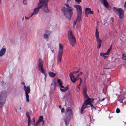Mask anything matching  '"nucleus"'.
Listing matches in <instances>:
<instances>
[{
    "mask_svg": "<svg viewBox=\"0 0 126 126\" xmlns=\"http://www.w3.org/2000/svg\"><path fill=\"white\" fill-rule=\"evenodd\" d=\"M65 112L66 116L64 117L63 120L65 123V125L67 126L69 124L71 119L73 117V112L70 108L67 107L66 108Z\"/></svg>",
    "mask_w": 126,
    "mask_h": 126,
    "instance_id": "obj_2",
    "label": "nucleus"
},
{
    "mask_svg": "<svg viewBox=\"0 0 126 126\" xmlns=\"http://www.w3.org/2000/svg\"><path fill=\"white\" fill-rule=\"evenodd\" d=\"M73 6L76 9L77 12V14H79V15L81 14L82 11L81 7L80 6L78 5H74Z\"/></svg>",
    "mask_w": 126,
    "mask_h": 126,
    "instance_id": "obj_11",
    "label": "nucleus"
},
{
    "mask_svg": "<svg viewBox=\"0 0 126 126\" xmlns=\"http://www.w3.org/2000/svg\"><path fill=\"white\" fill-rule=\"evenodd\" d=\"M7 95V92L5 91H2L0 93V108L5 102Z\"/></svg>",
    "mask_w": 126,
    "mask_h": 126,
    "instance_id": "obj_4",
    "label": "nucleus"
},
{
    "mask_svg": "<svg viewBox=\"0 0 126 126\" xmlns=\"http://www.w3.org/2000/svg\"><path fill=\"white\" fill-rule=\"evenodd\" d=\"M109 53L108 52H107L105 53H103V54H104V55H108L109 54Z\"/></svg>",
    "mask_w": 126,
    "mask_h": 126,
    "instance_id": "obj_42",
    "label": "nucleus"
},
{
    "mask_svg": "<svg viewBox=\"0 0 126 126\" xmlns=\"http://www.w3.org/2000/svg\"><path fill=\"white\" fill-rule=\"evenodd\" d=\"M78 88H79V89H80V87L79 86H78Z\"/></svg>",
    "mask_w": 126,
    "mask_h": 126,
    "instance_id": "obj_58",
    "label": "nucleus"
},
{
    "mask_svg": "<svg viewBox=\"0 0 126 126\" xmlns=\"http://www.w3.org/2000/svg\"><path fill=\"white\" fill-rule=\"evenodd\" d=\"M32 124V125H35V122L34 119L33 118L32 119V121L31 123Z\"/></svg>",
    "mask_w": 126,
    "mask_h": 126,
    "instance_id": "obj_30",
    "label": "nucleus"
},
{
    "mask_svg": "<svg viewBox=\"0 0 126 126\" xmlns=\"http://www.w3.org/2000/svg\"><path fill=\"white\" fill-rule=\"evenodd\" d=\"M37 5L38 7H37L33 9V14H34L35 15L37 14L39 11V9L41 8L43 11L45 13H48L49 12V10L45 9V7L39 3Z\"/></svg>",
    "mask_w": 126,
    "mask_h": 126,
    "instance_id": "obj_6",
    "label": "nucleus"
},
{
    "mask_svg": "<svg viewBox=\"0 0 126 126\" xmlns=\"http://www.w3.org/2000/svg\"><path fill=\"white\" fill-rule=\"evenodd\" d=\"M63 46L62 44L59 43L58 48V53L57 54V63H60L62 57V54L63 52Z\"/></svg>",
    "mask_w": 126,
    "mask_h": 126,
    "instance_id": "obj_3",
    "label": "nucleus"
},
{
    "mask_svg": "<svg viewBox=\"0 0 126 126\" xmlns=\"http://www.w3.org/2000/svg\"><path fill=\"white\" fill-rule=\"evenodd\" d=\"M100 55L101 56H102L103 57V56L104 55V54H103V53H100Z\"/></svg>",
    "mask_w": 126,
    "mask_h": 126,
    "instance_id": "obj_50",
    "label": "nucleus"
},
{
    "mask_svg": "<svg viewBox=\"0 0 126 126\" xmlns=\"http://www.w3.org/2000/svg\"><path fill=\"white\" fill-rule=\"evenodd\" d=\"M87 98V99L85 101L84 103L85 104V105H87L88 104H89L90 105V104H91L90 103V101L89 100V99H88V98Z\"/></svg>",
    "mask_w": 126,
    "mask_h": 126,
    "instance_id": "obj_26",
    "label": "nucleus"
},
{
    "mask_svg": "<svg viewBox=\"0 0 126 126\" xmlns=\"http://www.w3.org/2000/svg\"><path fill=\"white\" fill-rule=\"evenodd\" d=\"M96 38L97 43V48H99L101 47L102 41L99 37Z\"/></svg>",
    "mask_w": 126,
    "mask_h": 126,
    "instance_id": "obj_17",
    "label": "nucleus"
},
{
    "mask_svg": "<svg viewBox=\"0 0 126 126\" xmlns=\"http://www.w3.org/2000/svg\"><path fill=\"white\" fill-rule=\"evenodd\" d=\"M126 56H124V54H123L122 55V58L123 59L126 60Z\"/></svg>",
    "mask_w": 126,
    "mask_h": 126,
    "instance_id": "obj_32",
    "label": "nucleus"
},
{
    "mask_svg": "<svg viewBox=\"0 0 126 126\" xmlns=\"http://www.w3.org/2000/svg\"><path fill=\"white\" fill-rule=\"evenodd\" d=\"M125 98V97L124 96L122 95H121L120 96H119L118 97V100H119L120 102L123 103L122 101Z\"/></svg>",
    "mask_w": 126,
    "mask_h": 126,
    "instance_id": "obj_19",
    "label": "nucleus"
},
{
    "mask_svg": "<svg viewBox=\"0 0 126 126\" xmlns=\"http://www.w3.org/2000/svg\"><path fill=\"white\" fill-rule=\"evenodd\" d=\"M117 14L119 16L120 18H122L124 16V11L121 8H119Z\"/></svg>",
    "mask_w": 126,
    "mask_h": 126,
    "instance_id": "obj_12",
    "label": "nucleus"
},
{
    "mask_svg": "<svg viewBox=\"0 0 126 126\" xmlns=\"http://www.w3.org/2000/svg\"><path fill=\"white\" fill-rule=\"evenodd\" d=\"M79 79H80V83H81V82H82V79L80 78H79Z\"/></svg>",
    "mask_w": 126,
    "mask_h": 126,
    "instance_id": "obj_51",
    "label": "nucleus"
},
{
    "mask_svg": "<svg viewBox=\"0 0 126 126\" xmlns=\"http://www.w3.org/2000/svg\"><path fill=\"white\" fill-rule=\"evenodd\" d=\"M77 76H78L79 77V76L78 74H77Z\"/></svg>",
    "mask_w": 126,
    "mask_h": 126,
    "instance_id": "obj_63",
    "label": "nucleus"
},
{
    "mask_svg": "<svg viewBox=\"0 0 126 126\" xmlns=\"http://www.w3.org/2000/svg\"><path fill=\"white\" fill-rule=\"evenodd\" d=\"M6 48L4 47H2L0 50V57H2L5 53Z\"/></svg>",
    "mask_w": 126,
    "mask_h": 126,
    "instance_id": "obj_14",
    "label": "nucleus"
},
{
    "mask_svg": "<svg viewBox=\"0 0 126 126\" xmlns=\"http://www.w3.org/2000/svg\"><path fill=\"white\" fill-rule=\"evenodd\" d=\"M35 15L34 14H33V13H32L31 14V16L30 17H32L33 15Z\"/></svg>",
    "mask_w": 126,
    "mask_h": 126,
    "instance_id": "obj_54",
    "label": "nucleus"
},
{
    "mask_svg": "<svg viewBox=\"0 0 126 126\" xmlns=\"http://www.w3.org/2000/svg\"><path fill=\"white\" fill-rule=\"evenodd\" d=\"M50 0H39V3L45 7V9H48L47 7V3Z\"/></svg>",
    "mask_w": 126,
    "mask_h": 126,
    "instance_id": "obj_9",
    "label": "nucleus"
},
{
    "mask_svg": "<svg viewBox=\"0 0 126 126\" xmlns=\"http://www.w3.org/2000/svg\"><path fill=\"white\" fill-rule=\"evenodd\" d=\"M82 74V73L81 72H80V73L78 74L79 76L80 75H81Z\"/></svg>",
    "mask_w": 126,
    "mask_h": 126,
    "instance_id": "obj_48",
    "label": "nucleus"
},
{
    "mask_svg": "<svg viewBox=\"0 0 126 126\" xmlns=\"http://www.w3.org/2000/svg\"><path fill=\"white\" fill-rule=\"evenodd\" d=\"M63 88H60V90L63 92L66 91L68 89V85H67V86L65 87H64L63 86Z\"/></svg>",
    "mask_w": 126,
    "mask_h": 126,
    "instance_id": "obj_21",
    "label": "nucleus"
},
{
    "mask_svg": "<svg viewBox=\"0 0 126 126\" xmlns=\"http://www.w3.org/2000/svg\"><path fill=\"white\" fill-rule=\"evenodd\" d=\"M24 89L25 91L26 98V102H29V95L28 94H30L31 90L29 86H25L23 88Z\"/></svg>",
    "mask_w": 126,
    "mask_h": 126,
    "instance_id": "obj_8",
    "label": "nucleus"
},
{
    "mask_svg": "<svg viewBox=\"0 0 126 126\" xmlns=\"http://www.w3.org/2000/svg\"><path fill=\"white\" fill-rule=\"evenodd\" d=\"M90 106L91 107L92 109V110H93V109L95 110V107H94L93 106V105L92 104H90Z\"/></svg>",
    "mask_w": 126,
    "mask_h": 126,
    "instance_id": "obj_35",
    "label": "nucleus"
},
{
    "mask_svg": "<svg viewBox=\"0 0 126 126\" xmlns=\"http://www.w3.org/2000/svg\"><path fill=\"white\" fill-rule=\"evenodd\" d=\"M34 126H36L37 125H36H36H34Z\"/></svg>",
    "mask_w": 126,
    "mask_h": 126,
    "instance_id": "obj_64",
    "label": "nucleus"
},
{
    "mask_svg": "<svg viewBox=\"0 0 126 126\" xmlns=\"http://www.w3.org/2000/svg\"><path fill=\"white\" fill-rule=\"evenodd\" d=\"M69 76L71 81L74 83L75 82L79 79V77L77 76L75 78L72 73H71L70 74Z\"/></svg>",
    "mask_w": 126,
    "mask_h": 126,
    "instance_id": "obj_10",
    "label": "nucleus"
},
{
    "mask_svg": "<svg viewBox=\"0 0 126 126\" xmlns=\"http://www.w3.org/2000/svg\"><path fill=\"white\" fill-rule=\"evenodd\" d=\"M57 82L59 83V85L61 88H63V86L62 85V83L61 80L60 79H58L57 80Z\"/></svg>",
    "mask_w": 126,
    "mask_h": 126,
    "instance_id": "obj_23",
    "label": "nucleus"
},
{
    "mask_svg": "<svg viewBox=\"0 0 126 126\" xmlns=\"http://www.w3.org/2000/svg\"><path fill=\"white\" fill-rule=\"evenodd\" d=\"M68 37L70 44L72 46H74L76 43V39L71 30L69 31L68 32Z\"/></svg>",
    "mask_w": 126,
    "mask_h": 126,
    "instance_id": "obj_7",
    "label": "nucleus"
},
{
    "mask_svg": "<svg viewBox=\"0 0 126 126\" xmlns=\"http://www.w3.org/2000/svg\"><path fill=\"white\" fill-rule=\"evenodd\" d=\"M87 98H88V99H89V100L90 101V103L93 101L94 100V99L93 98H92L91 99H90L89 98H88V97Z\"/></svg>",
    "mask_w": 126,
    "mask_h": 126,
    "instance_id": "obj_38",
    "label": "nucleus"
},
{
    "mask_svg": "<svg viewBox=\"0 0 126 126\" xmlns=\"http://www.w3.org/2000/svg\"><path fill=\"white\" fill-rule=\"evenodd\" d=\"M23 3L24 5H27V0H23Z\"/></svg>",
    "mask_w": 126,
    "mask_h": 126,
    "instance_id": "obj_31",
    "label": "nucleus"
},
{
    "mask_svg": "<svg viewBox=\"0 0 126 126\" xmlns=\"http://www.w3.org/2000/svg\"><path fill=\"white\" fill-rule=\"evenodd\" d=\"M77 23V21L76 20L73 23V26L74 27L75 26V25Z\"/></svg>",
    "mask_w": 126,
    "mask_h": 126,
    "instance_id": "obj_44",
    "label": "nucleus"
},
{
    "mask_svg": "<svg viewBox=\"0 0 126 126\" xmlns=\"http://www.w3.org/2000/svg\"><path fill=\"white\" fill-rule=\"evenodd\" d=\"M103 57L105 59H106L108 57L106 56H105V55H104V56H103Z\"/></svg>",
    "mask_w": 126,
    "mask_h": 126,
    "instance_id": "obj_47",
    "label": "nucleus"
},
{
    "mask_svg": "<svg viewBox=\"0 0 126 126\" xmlns=\"http://www.w3.org/2000/svg\"><path fill=\"white\" fill-rule=\"evenodd\" d=\"M42 122H43V124H44V121H43H43H42Z\"/></svg>",
    "mask_w": 126,
    "mask_h": 126,
    "instance_id": "obj_62",
    "label": "nucleus"
},
{
    "mask_svg": "<svg viewBox=\"0 0 126 126\" xmlns=\"http://www.w3.org/2000/svg\"><path fill=\"white\" fill-rule=\"evenodd\" d=\"M79 70H80V69H79L78 70V71H75L73 72L72 73V74H77V73H78L79 72Z\"/></svg>",
    "mask_w": 126,
    "mask_h": 126,
    "instance_id": "obj_36",
    "label": "nucleus"
},
{
    "mask_svg": "<svg viewBox=\"0 0 126 126\" xmlns=\"http://www.w3.org/2000/svg\"><path fill=\"white\" fill-rule=\"evenodd\" d=\"M25 18L27 19V20H28V19L29 18V17H27L26 16H25Z\"/></svg>",
    "mask_w": 126,
    "mask_h": 126,
    "instance_id": "obj_52",
    "label": "nucleus"
},
{
    "mask_svg": "<svg viewBox=\"0 0 126 126\" xmlns=\"http://www.w3.org/2000/svg\"><path fill=\"white\" fill-rule=\"evenodd\" d=\"M48 74L51 77H53L56 75V74L55 73H54L51 72H49Z\"/></svg>",
    "mask_w": 126,
    "mask_h": 126,
    "instance_id": "obj_24",
    "label": "nucleus"
},
{
    "mask_svg": "<svg viewBox=\"0 0 126 126\" xmlns=\"http://www.w3.org/2000/svg\"><path fill=\"white\" fill-rule=\"evenodd\" d=\"M75 1L78 3L79 4L81 2V0H75Z\"/></svg>",
    "mask_w": 126,
    "mask_h": 126,
    "instance_id": "obj_37",
    "label": "nucleus"
},
{
    "mask_svg": "<svg viewBox=\"0 0 126 126\" xmlns=\"http://www.w3.org/2000/svg\"><path fill=\"white\" fill-rule=\"evenodd\" d=\"M112 47L111 46L110 48L108 49L107 52H108L109 53H110V51L112 49Z\"/></svg>",
    "mask_w": 126,
    "mask_h": 126,
    "instance_id": "obj_34",
    "label": "nucleus"
},
{
    "mask_svg": "<svg viewBox=\"0 0 126 126\" xmlns=\"http://www.w3.org/2000/svg\"><path fill=\"white\" fill-rule=\"evenodd\" d=\"M21 84L22 85H23L24 86V87L25 86H26L25 85V83L24 82H22L21 83Z\"/></svg>",
    "mask_w": 126,
    "mask_h": 126,
    "instance_id": "obj_46",
    "label": "nucleus"
},
{
    "mask_svg": "<svg viewBox=\"0 0 126 126\" xmlns=\"http://www.w3.org/2000/svg\"><path fill=\"white\" fill-rule=\"evenodd\" d=\"M116 112L117 113H119L120 112V110L119 109L117 108L116 109Z\"/></svg>",
    "mask_w": 126,
    "mask_h": 126,
    "instance_id": "obj_40",
    "label": "nucleus"
},
{
    "mask_svg": "<svg viewBox=\"0 0 126 126\" xmlns=\"http://www.w3.org/2000/svg\"><path fill=\"white\" fill-rule=\"evenodd\" d=\"M43 118L42 116H40L39 118V119L36 123V125H37L41 122L43 121Z\"/></svg>",
    "mask_w": 126,
    "mask_h": 126,
    "instance_id": "obj_20",
    "label": "nucleus"
},
{
    "mask_svg": "<svg viewBox=\"0 0 126 126\" xmlns=\"http://www.w3.org/2000/svg\"><path fill=\"white\" fill-rule=\"evenodd\" d=\"M87 91V88L86 86H85L83 89V92L84 97L86 98L88 97V95L86 94Z\"/></svg>",
    "mask_w": 126,
    "mask_h": 126,
    "instance_id": "obj_16",
    "label": "nucleus"
},
{
    "mask_svg": "<svg viewBox=\"0 0 126 126\" xmlns=\"http://www.w3.org/2000/svg\"><path fill=\"white\" fill-rule=\"evenodd\" d=\"M85 14H93V12L91 11V9L90 8H87L85 9Z\"/></svg>",
    "mask_w": 126,
    "mask_h": 126,
    "instance_id": "obj_15",
    "label": "nucleus"
},
{
    "mask_svg": "<svg viewBox=\"0 0 126 126\" xmlns=\"http://www.w3.org/2000/svg\"><path fill=\"white\" fill-rule=\"evenodd\" d=\"M65 5L66 8L63 7L62 9V11L64 16L69 20L71 19V17L73 14V8L69 6L68 4Z\"/></svg>",
    "mask_w": 126,
    "mask_h": 126,
    "instance_id": "obj_1",
    "label": "nucleus"
},
{
    "mask_svg": "<svg viewBox=\"0 0 126 126\" xmlns=\"http://www.w3.org/2000/svg\"><path fill=\"white\" fill-rule=\"evenodd\" d=\"M31 120H28V126H30L31 125Z\"/></svg>",
    "mask_w": 126,
    "mask_h": 126,
    "instance_id": "obj_39",
    "label": "nucleus"
},
{
    "mask_svg": "<svg viewBox=\"0 0 126 126\" xmlns=\"http://www.w3.org/2000/svg\"><path fill=\"white\" fill-rule=\"evenodd\" d=\"M124 7L125 8H126V1L125 2Z\"/></svg>",
    "mask_w": 126,
    "mask_h": 126,
    "instance_id": "obj_49",
    "label": "nucleus"
},
{
    "mask_svg": "<svg viewBox=\"0 0 126 126\" xmlns=\"http://www.w3.org/2000/svg\"><path fill=\"white\" fill-rule=\"evenodd\" d=\"M87 105H85V104L84 103L82 106L81 108H82V109H84L85 108H86V106Z\"/></svg>",
    "mask_w": 126,
    "mask_h": 126,
    "instance_id": "obj_33",
    "label": "nucleus"
},
{
    "mask_svg": "<svg viewBox=\"0 0 126 126\" xmlns=\"http://www.w3.org/2000/svg\"><path fill=\"white\" fill-rule=\"evenodd\" d=\"M64 108H62L61 110V112L62 113L64 112Z\"/></svg>",
    "mask_w": 126,
    "mask_h": 126,
    "instance_id": "obj_41",
    "label": "nucleus"
},
{
    "mask_svg": "<svg viewBox=\"0 0 126 126\" xmlns=\"http://www.w3.org/2000/svg\"><path fill=\"white\" fill-rule=\"evenodd\" d=\"M104 99H105V98H103L101 99H100V98H99V101L100 102L102 101H103L104 100Z\"/></svg>",
    "mask_w": 126,
    "mask_h": 126,
    "instance_id": "obj_43",
    "label": "nucleus"
},
{
    "mask_svg": "<svg viewBox=\"0 0 126 126\" xmlns=\"http://www.w3.org/2000/svg\"><path fill=\"white\" fill-rule=\"evenodd\" d=\"M113 9L114 11L116 14H117V12L118 11V9H117L115 7H113Z\"/></svg>",
    "mask_w": 126,
    "mask_h": 126,
    "instance_id": "obj_28",
    "label": "nucleus"
},
{
    "mask_svg": "<svg viewBox=\"0 0 126 126\" xmlns=\"http://www.w3.org/2000/svg\"><path fill=\"white\" fill-rule=\"evenodd\" d=\"M15 111L16 112V113H17L18 112V111H17V109H15Z\"/></svg>",
    "mask_w": 126,
    "mask_h": 126,
    "instance_id": "obj_53",
    "label": "nucleus"
},
{
    "mask_svg": "<svg viewBox=\"0 0 126 126\" xmlns=\"http://www.w3.org/2000/svg\"><path fill=\"white\" fill-rule=\"evenodd\" d=\"M81 84V83H79V84L78 85L79 86H80V85Z\"/></svg>",
    "mask_w": 126,
    "mask_h": 126,
    "instance_id": "obj_57",
    "label": "nucleus"
},
{
    "mask_svg": "<svg viewBox=\"0 0 126 126\" xmlns=\"http://www.w3.org/2000/svg\"><path fill=\"white\" fill-rule=\"evenodd\" d=\"M26 115L28 118V120H31V118L29 115V113L28 112H26Z\"/></svg>",
    "mask_w": 126,
    "mask_h": 126,
    "instance_id": "obj_29",
    "label": "nucleus"
},
{
    "mask_svg": "<svg viewBox=\"0 0 126 126\" xmlns=\"http://www.w3.org/2000/svg\"><path fill=\"white\" fill-rule=\"evenodd\" d=\"M43 61L42 60L41 58H39L38 60V68L40 72L44 75V79L45 81L46 82V80L47 75L44 72V69L43 67Z\"/></svg>",
    "mask_w": 126,
    "mask_h": 126,
    "instance_id": "obj_5",
    "label": "nucleus"
},
{
    "mask_svg": "<svg viewBox=\"0 0 126 126\" xmlns=\"http://www.w3.org/2000/svg\"><path fill=\"white\" fill-rule=\"evenodd\" d=\"M112 22L113 21V18H112Z\"/></svg>",
    "mask_w": 126,
    "mask_h": 126,
    "instance_id": "obj_61",
    "label": "nucleus"
},
{
    "mask_svg": "<svg viewBox=\"0 0 126 126\" xmlns=\"http://www.w3.org/2000/svg\"><path fill=\"white\" fill-rule=\"evenodd\" d=\"M51 51H52V53H54V50H53V49L52 50H51Z\"/></svg>",
    "mask_w": 126,
    "mask_h": 126,
    "instance_id": "obj_56",
    "label": "nucleus"
},
{
    "mask_svg": "<svg viewBox=\"0 0 126 126\" xmlns=\"http://www.w3.org/2000/svg\"><path fill=\"white\" fill-rule=\"evenodd\" d=\"M50 34V32L49 31H46L44 34V37L45 39L48 41L49 39V35Z\"/></svg>",
    "mask_w": 126,
    "mask_h": 126,
    "instance_id": "obj_13",
    "label": "nucleus"
},
{
    "mask_svg": "<svg viewBox=\"0 0 126 126\" xmlns=\"http://www.w3.org/2000/svg\"><path fill=\"white\" fill-rule=\"evenodd\" d=\"M61 105H59V108H60V109H61Z\"/></svg>",
    "mask_w": 126,
    "mask_h": 126,
    "instance_id": "obj_55",
    "label": "nucleus"
},
{
    "mask_svg": "<svg viewBox=\"0 0 126 126\" xmlns=\"http://www.w3.org/2000/svg\"><path fill=\"white\" fill-rule=\"evenodd\" d=\"M83 110L84 109H82V108H81V110L80 112L81 114L83 113Z\"/></svg>",
    "mask_w": 126,
    "mask_h": 126,
    "instance_id": "obj_45",
    "label": "nucleus"
},
{
    "mask_svg": "<svg viewBox=\"0 0 126 126\" xmlns=\"http://www.w3.org/2000/svg\"><path fill=\"white\" fill-rule=\"evenodd\" d=\"M99 1L103 3L104 5L107 8L108 6V4L106 0H99Z\"/></svg>",
    "mask_w": 126,
    "mask_h": 126,
    "instance_id": "obj_18",
    "label": "nucleus"
},
{
    "mask_svg": "<svg viewBox=\"0 0 126 126\" xmlns=\"http://www.w3.org/2000/svg\"><path fill=\"white\" fill-rule=\"evenodd\" d=\"M99 33L97 29H95V36L96 38H99Z\"/></svg>",
    "mask_w": 126,
    "mask_h": 126,
    "instance_id": "obj_25",
    "label": "nucleus"
},
{
    "mask_svg": "<svg viewBox=\"0 0 126 126\" xmlns=\"http://www.w3.org/2000/svg\"><path fill=\"white\" fill-rule=\"evenodd\" d=\"M71 0H67V2H69L70 1H71Z\"/></svg>",
    "mask_w": 126,
    "mask_h": 126,
    "instance_id": "obj_59",
    "label": "nucleus"
},
{
    "mask_svg": "<svg viewBox=\"0 0 126 126\" xmlns=\"http://www.w3.org/2000/svg\"><path fill=\"white\" fill-rule=\"evenodd\" d=\"M51 85L53 86V87L54 88H55L57 86V83L54 82H53L51 84Z\"/></svg>",
    "mask_w": 126,
    "mask_h": 126,
    "instance_id": "obj_27",
    "label": "nucleus"
},
{
    "mask_svg": "<svg viewBox=\"0 0 126 126\" xmlns=\"http://www.w3.org/2000/svg\"><path fill=\"white\" fill-rule=\"evenodd\" d=\"M19 110H21V108L20 107L19 108Z\"/></svg>",
    "mask_w": 126,
    "mask_h": 126,
    "instance_id": "obj_60",
    "label": "nucleus"
},
{
    "mask_svg": "<svg viewBox=\"0 0 126 126\" xmlns=\"http://www.w3.org/2000/svg\"><path fill=\"white\" fill-rule=\"evenodd\" d=\"M81 14L80 15H79V14H77V18L76 20V21H77L80 22L81 21Z\"/></svg>",
    "mask_w": 126,
    "mask_h": 126,
    "instance_id": "obj_22",
    "label": "nucleus"
}]
</instances>
